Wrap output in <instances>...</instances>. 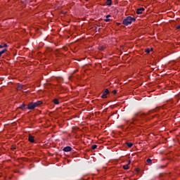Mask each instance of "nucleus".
<instances>
[{"label":"nucleus","instance_id":"f257e3e1","mask_svg":"<svg viewBox=\"0 0 180 180\" xmlns=\"http://www.w3.org/2000/svg\"><path fill=\"white\" fill-rule=\"evenodd\" d=\"M134 22H136V18H134V17L127 16L122 20V25H124V26H129V25H131Z\"/></svg>","mask_w":180,"mask_h":180},{"label":"nucleus","instance_id":"f03ea898","mask_svg":"<svg viewBox=\"0 0 180 180\" xmlns=\"http://www.w3.org/2000/svg\"><path fill=\"white\" fill-rule=\"evenodd\" d=\"M146 116V114H140V113H136L135 114V117H133V121L136 122L137 120H139L140 119H143Z\"/></svg>","mask_w":180,"mask_h":180},{"label":"nucleus","instance_id":"7ed1b4c3","mask_svg":"<svg viewBox=\"0 0 180 180\" xmlns=\"http://www.w3.org/2000/svg\"><path fill=\"white\" fill-rule=\"evenodd\" d=\"M108 94H110L109 89H105V91H103L102 96H101V98H102L103 99H106V98H108Z\"/></svg>","mask_w":180,"mask_h":180},{"label":"nucleus","instance_id":"20e7f679","mask_svg":"<svg viewBox=\"0 0 180 180\" xmlns=\"http://www.w3.org/2000/svg\"><path fill=\"white\" fill-rule=\"evenodd\" d=\"M36 108V105L34 104V102L30 103L28 105L27 109H28V110H32V109H34Z\"/></svg>","mask_w":180,"mask_h":180},{"label":"nucleus","instance_id":"39448f33","mask_svg":"<svg viewBox=\"0 0 180 180\" xmlns=\"http://www.w3.org/2000/svg\"><path fill=\"white\" fill-rule=\"evenodd\" d=\"M144 11H146V9L143 7L137 8L136 13H137V15H141V13H143V12H144Z\"/></svg>","mask_w":180,"mask_h":180},{"label":"nucleus","instance_id":"423d86ee","mask_svg":"<svg viewBox=\"0 0 180 180\" xmlns=\"http://www.w3.org/2000/svg\"><path fill=\"white\" fill-rule=\"evenodd\" d=\"M72 150V148H71L70 146H66L63 148V151H65V153H69V151H71Z\"/></svg>","mask_w":180,"mask_h":180},{"label":"nucleus","instance_id":"0eeeda50","mask_svg":"<svg viewBox=\"0 0 180 180\" xmlns=\"http://www.w3.org/2000/svg\"><path fill=\"white\" fill-rule=\"evenodd\" d=\"M28 141L30 143H34V136L29 135Z\"/></svg>","mask_w":180,"mask_h":180},{"label":"nucleus","instance_id":"6e6552de","mask_svg":"<svg viewBox=\"0 0 180 180\" xmlns=\"http://www.w3.org/2000/svg\"><path fill=\"white\" fill-rule=\"evenodd\" d=\"M34 104L35 105V108H37V106H40V105L43 104V101H38L34 103Z\"/></svg>","mask_w":180,"mask_h":180},{"label":"nucleus","instance_id":"1a4fd4ad","mask_svg":"<svg viewBox=\"0 0 180 180\" xmlns=\"http://www.w3.org/2000/svg\"><path fill=\"white\" fill-rule=\"evenodd\" d=\"M105 4L108 5V6H112V0H107Z\"/></svg>","mask_w":180,"mask_h":180},{"label":"nucleus","instance_id":"9d476101","mask_svg":"<svg viewBox=\"0 0 180 180\" xmlns=\"http://www.w3.org/2000/svg\"><path fill=\"white\" fill-rule=\"evenodd\" d=\"M53 102L55 105H60V101H58V99L57 98H54Z\"/></svg>","mask_w":180,"mask_h":180},{"label":"nucleus","instance_id":"9b49d317","mask_svg":"<svg viewBox=\"0 0 180 180\" xmlns=\"http://www.w3.org/2000/svg\"><path fill=\"white\" fill-rule=\"evenodd\" d=\"M8 47V44L3 43L2 45H0V49H5Z\"/></svg>","mask_w":180,"mask_h":180},{"label":"nucleus","instance_id":"f8f14e48","mask_svg":"<svg viewBox=\"0 0 180 180\" xmlns=\"http://www.w3.org/2000/svg\"><path fill=\"white\" fill-rule=\"evenodd\" d=\"M6 51H8V49H4L1 51H0V57L2 56V54H4V53H6Z\"/></svg>","mask_w":180,"mask_h":180},{"label":"nucleus","instance_id":"ddd939ff","mask_svg":"<svg viewBox=\"0 0 180 180\" xmlns=\"http://www.w3.org/2000/svg\"><path fill=\"white\" fill-rule=\"evenodd\" d=\"M126 144H127V147H129V148H131V147H133V143H131L126 142Z\"/></svg>","mask_w":180,"mask_h":180},{"label":"nucleus","instance_id":"4468645a","mask_svg":"<svg viewBox=\"0 0 180 180\" xmlns=\"http://www.w3.org/2000/svg\"><path fill=\"white\" fill-rule=\"evenodd\" d=\"M152 50H153V49H146L145 50V51H146V53L147 54H150V53L151 52Z\"/></svg>","mask_w":180,"mask_h":180},{"label":"nucleus","instance_id":"2eb2a0df","mask_svg":"<svg viewBox=\"0 0 180 180\" xmlns=\"http://www.w3.org/2000/svg\"><path fill=\"white\" fill-rule=\"evenodd\" d=\"M146 162H148V164L151 165V164H153V160L151 159H150V158H148L146 160Z\"/></svg>","mask_w":180,"mask_h":180},{"label":"nucleus","instance_id":"dca6fc26","mask_svg":"<svg viewBox=\"0 0 180 180\" xmlns=\"http://www.w3.org/2000/svg\"><path fill=\"white\" fill-rule=\"evenodd\" d=\"M25 108H26V105L25 104H22L21 105L19 106V108L22 109V110L25 109Z\"/></svg>","mask_w":180,"mask_h":180},{"label":"nucleus","instance_id":"f3484780","mask_svg":"<svg viewBox=\"0 0 180 180\" xmlns=\"http://www.w3.org/2000/svg\"><path fill=\"white\" fill-rule=\"evenodd\" d=\"M22 88H23V85L19 84V85L18 86L17 89H18V91H20V89H22Z\"/></svg>","mask_w":180,"mask_h":180},{"label":"nucleus","instance_id":"a211bd4d","mask_svg":"<svg viewBox=\"0 0 180 180\" xmlns=\"http://www.w3.org/2000/svg\"><path fill=\"white\" fill-rule=\"evenodd\" d=\"M96 148H98V146H96V145L91 146V149L92 150H96Z\"/></svg>","mask_w":180,"mask_h":180},{"label":"nucleus","instance_id":"6ab92c4d","mask_svg":"<svg viewBox=\"0 0 180 180\" xmlns=\"http://www.w3.org/2000/svg\"><path fill=\"white\" fill-rule=\"evenodd\" d=\"M123 168H124V169H129V165H125L123 166Z\"/></svg>","mask_w":180,"mask_h":180},{"label":"nucleus","instance_id":"aec40b11","mask_svg":"<svg viewBox=\"0 0 180 180\" xmlns=\"http://www.w3.org/2000/svg\"><path fill=\"white\" fill-rule=\"evenodd\" d=\"M112 94H113V95H116V94H117V91L113 90Z\"/></svg>","mask_w":180,"mask_h":180},{"label":"nucleus","instance_id":"412c9836","mask_svg":"<svg viewBox=\"0 0 180 180\" xmlns=\"http://www.w3.org/2000/svg\"><path fill=\"white\" fill-rule=\"evenodd\" d=\"M104 20H105V22H110V19H109V18H106Z\"/></svg>","mask_w":180,"mask_h":180},{"label":"nucleus","instance_id":"4be33fe9","mask_svg":"<svg viewBox=\"0 0 180 180\" xmlns=\"http://www.w3.org/2000/svg\"><path fill=\"white\" fill-rule=\"evenodd\" d=\"M109 18H110V15L108 14L106 15V19H108V18L109 19Z\"/></svg>","mask_w":180,"mask_h":180},{"label":"nucleus","instance_id":"5701e85b","mask_svg":"<svg viewBox=\"0 0 180 180\" xmlns=\"http://www.w3.org/2000/svg\"><path fill=\"white\" fill-rule=\"evenodd\" d=\"M136 172H140V169L136 168Z\"/></svg>","mask_w":180,"mask_h":180},{"label":"nucleus","instance_id":"b1692460","mask_svg":"<svg viewBox=\"0 0 180 180\" xmlns=\"http://www.w3.org/2000/svg\"><path fill=\"white\" fill-rule=\"evenodd\" d=\"M176 29H177V30H179V29H180V25H178V26L176 27Z\"/></svg>","mask_w":180,"mask_h":180},{"label":"nucleus","instance_id":"393cba45","mask_svg":"<svg viewBox=\"0 0 180 180\" xmlns=\"http://www.w3.org/2000/svg\"><path fill=\"white\" fill-rule=\"evenodd\" d=\"M16 148H12V150H15Z\"/></svg>","mask_w":180,"mask_h":180},{"label":"nucleus","instance_id":"a878e982","mask_svg":"<svg viewBox=\"0 0 180 180\" xmlns=\"http://www.w3.org/2000/svg\"><path fill=\"white\" fill-rule=\"evenodd\" d=\"M86 2H88V1H89V0H86Z\"/></svg>","mask_w":180,"mask_h":180}]
</instances>
